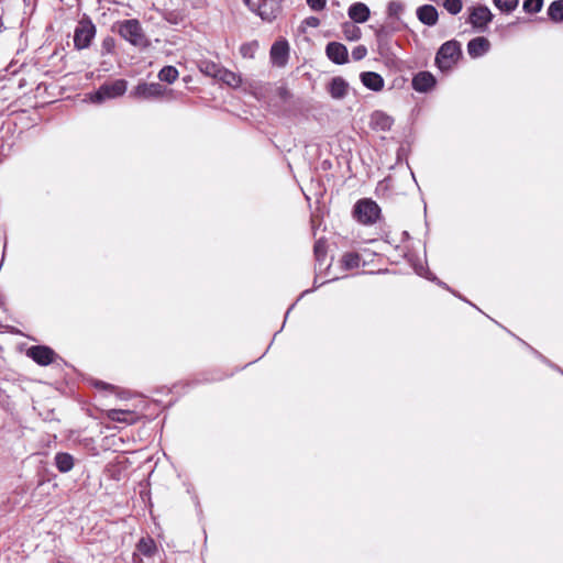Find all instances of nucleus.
<instances>
[{
    "instance_id": "f704fd0d",
    "label": "nucleus",
    "mask_w": 563,
    "mask_h": 563,
    "mask_svg": "<svg viewBox=\"0 0 563 563\" xmlns=\"http://www.w3.org/2000/svg\"><path fill=\"white\" fill-rule=\"evenodd\" d=\"M443 7L449 13L456 15L461 12L463 4L462 0H444Z\"/></svg>"
},
{
    "instance_id": "72a5a7b5",
    "label": "nucleus",
    "mask_w": 563,
    "mask_h": 563,
    "mask_svg": "<svg viewBox=\"0 0 563 563\" xmlns=\"http://www.w3.org/2000/svg\"><path fill=\"white\" fill-rule=\"evenodd\" d=\"M543 7V0H523L522 8L527 13H538Z\"/></svg>"
},
{
    "instance_id": "6e6552de",
    "label": "nucleus",
    "mask_w": 563,
    "mask_h": 563,
    "mask_svg": "<svg viewBox=\"0 0 563 563\" xmlns=\"http://www.w3.org/2000/svg\"><path fill=\"white\" fill-rule=\"evenodd\" d=\"M493 20V13L490 12L489 8L486 5H477L473 7L468 22L472 24L473 27L485 31L487 27V24Z\"/></svg>"
},
{
    "instance_id": "bb28decb",
    "label": "nucleus",
    "mask_w": 563,
    "mask_h": 563,
    "mask_svg": "<svg viewBox=\"0 0 563 563\" xmlns=\"http://www.w3.org/2000/svg\"><path fill=\"white\" fill-rule=\"evenodd\" d=\"M178 70L176 67L174 66H164L159 73H158V78L161 81H165L167 84H173L177 78H178Z\"/></svg>"
},
{
    "instance_id": "cd10ccee",
    "label": "nucleus",
    "mask_w": 563,
    "mask_h": 563,
    "mask_svg": "<svg viewBox=\"0 0 563 563\" xmlns=\"http://www.w3.org/2000/svg\"><path fill=\"white\" fill-rule=\"evenodd\" d=\"M223 379V376L218 372H205L201 373L197 378L191 380L189 385L196 386L198 384L211 383Z\"/></svg>"
},
{
    "instance_id": "4be33fe9",
    "label": "nucleus",
    "mask_w": 563,
    "mask_h": 563,
    "mask_svg": "<svg viewBox=\"0 0 563 563\" xmlns=\"http://www.w3.org/2000/svg\"><path fill=\"white\" fill-rule=\"evenodd\" d=\"M218 79L232 88L239 87L242 82L239 75L223 67H221Z\"/></svg>"
},
{
    "instance_id": "2f4dec72",
    "label": "nucleus",
    "mask_w": 563,
    "mask_h": 563,
    "mask_svg": "<svg viewBox=\"0 0 563 563\" xmlns=\"http://www.w3.org/2000/svg\"><path fill=\"white\" fill-rule=\"evenodd\" d=\"M494 4L503 12H512L519 3V0H493Z\"/></svg>"
},
{
    "instance_id": "412c9836",
    "label": "nucleus",
    "mask_w": 563,
    "mask_h": 563,
    "mask_svg": "<svg viewBox=\"0 0 563 563\" xmlns=\"http://www.w3.org/2000/svg\"><path fill=\"white\" fill-rule=\"evenodd\" d=\"M341 264L344 271L358 268L361 265V255L357 252H346L342 255Z\"/></svg>"
},
{
    "instance_id": "2eb2a0df",
    "label": "nucleus",
    "mask_w": 563,
    "mask_h": 563,
    "mask_svg": "<svg viewBox=\"0 0 563 563\" xmlns=\"http://www.w3.org/2000/svg\"><path fill=\"white\" fill-rule=\"evenodd\" d=\"M418 20L428 26H433L439 20L438 10L432 4H423L417 9Z\"/></svg>"
},
{
    "instance_id": "f257e3e1",
    "label": "nucleus",
    "mask_w": 563,
    "mask_h": 563,
    "mask_svg": "<svg viewBox=\"0 0 563 563\" xmlns=\"http://www.w3.org/2000/svg\"><path fill=\"white\" fill-rule=\"evenodd\" d=\"M117 31L131 45L136 47H147L150 45L143 27L139 20L129 19L117 23Z\"/></svg>"
},
{
    "instance_id": "423d86ee",
    "label": "nucleus",
    "mask_w": 563,
    "mask_h": 563,
    "mask_svg": "<svg viewBox=\"0 0 563 563\" xmlns=\"http://www.w3.org/2000/svg\"><path fill=\"white\" fill-rule=\"evenodd\" d=\"M96 36V25L92 21L85 16L82 18L74 31V46L76 49L81 51L88 48L91 41Z\"/></svg>"
},
{
    "instance_id": "a211bd4d",
    "label": "nucleus",
    "mask_w": 563,
    "mask_h": 563,
    "mask_svg": "<svg viewBox=\"0 0 563 563\" xmlns=\"http://www.w3.org/2000/svg\"><path fill=\"white\" fill-rule=\"evenodd\" d=\"M371 126L376 131H388L394 124V119L383 111H374L371 115Z\"/></svg>"
},
{
    "instance_id": "de8ad7c7",
    "label": "nucleus",
    "mask_w": 563,
    "mask_h": 563,
    "mask_svg": "<svg viewBox=\"0 0 563 563\" xmlns=\"http://www.w3.org/2000/svg\"><path fill=\"white\" fill-rule=\"evenodd\" d=\"M322 166H323V168L325 169V168H328V167H331V163H330L329 161H323V162H322Z\"/></svg>"
},
{
    "instance_id": "20e7f679",
    "label": "nucleus",
    "mask_w": 563,
    "mask_h": 563,
    "mask_svg": "<svg viewBox=\"0 0 563 563\" xmlns=\"http://www.w3.org/2000/svg\"><path fill=\"white\" fill-rule=\"evenodd\" d=\"M461 44L455 40L444 42L435 54V64L441 70L450 69L461 57Z\"/></svg>"
},
{
    "instance_id": "49530a36",
    "label": "nucleus",
    "mask_w": 563,
    "mask_h": 563,
    "mask_svg": "<svg viewBox=\"0 0 563 563\" xmlns=\"http://www.w3.org/2000/svg\"><path fill=\"white\" fill-rule=\"evenodd\" d=\"M532 351H533V353H534V354H536L540 360H542V361H543L544 363H547V364H550L549 360H548V358H545L541 353H539L537 350H533V349H532Z\"/></svg>"
},
{
    "instance_id": "7ed1b4c3",
    "label": "nucleus",
    "mask_w": 563,
    "mask_h": 563,
    "mask_svg": "<svg viewBox=\"0 0 563 563\" xmlns=\"http://www.w3.org/2000/svg\"><path fill=\"white\" fill-rule=\"evenodd\" d=\"M380 212V207L371 198L360 199L353 207V217L364 225L376 223Z\"/></svg>"
},
{
    "instance_id": "5701e85b",
    "label": "nucleus",
    "mask_w": 563,
    "mask_h": 563,
    "mask_svg": "<svg viewBox=\"0 0 563 563\" xmlns=\"http://www.w3.org/2000/svg\"><path fill=\"white\" fill-rule=\"evenodd\" d=\"M394 31H396V29H391L388 25H380L374 29L375 38L378 46L387 45Z\"/></svg>"
},
{
    "instance_id": "8fccbe9b",
    "label": "nucleus",
    "mask_w": 563,
    "mask_h": 563,
    "mask_svg": "<svg viewBox=\"0 0 563 563\" xmlns=\"http://www.w3.org/2000/svg\"><path fill=\"white\" fill-rule=\"evenodd\" d=\"M264 356H265V353H262V354L258 356V360H262Z\"/></svg>"
},
{
    "instance_id": "c85d7f7f",
    "label": "nucleus",
    "mask_w": 563,
    "mask_h": 563,
    "mask_svg": "<svg viewBox=\"0 0 563 563\" xmlns=\"http://www.w3.org/2000/svg\"><path fill=\"white\" fill-rule=\"evenodd\" d=\"M404 11L405 5L400 1L393 0L387 4V16L389 19L399 20Z\"/></svg>"
},
{
    "instance_id": "3c124183",
    "label": "nucleus",
    "mask_w": 563,
    "mask_h": 563,
    "mask_svg": "<svg viewBox=\"0 0 563 563\" xmlns=\"http://www.w3.org/2000/svg\"><path fill=\"white\" fill-rule=\"evenodd\" d=\"M264 356H265V353H262V354L258 356V360H262Z\"/></svg>"
},
{
    "instance_id": "09e8293b",
    "label": "nucleus",
    "mask_w": 563,
    "mask_h": 563,
    "mask_svg": "<svg viewBox=\"0 0 563 563\" xmlns=\"http://www.w3.org/2000/svg\"><path fill=\"white\" fill-rule=\"evenodd\" d=\"M404 152H405V148H404V146H401V147L398 150V153H397V155H398V161L400 159V154H401V153H404Z\"/></svg>"
},
{
    "instance_id": "4c0bfd02",
    "label": "nucleus",
    "mask_w": 563,
    "mask_h": 563,
    "mask_svg": "<svg viewBox=\"0 0 563 563\" xmlns=\"http://www.w3.org/2000/svg\"><path fill=\"white\" fill-rule=\"evenodd\" d=\"M312 11H322L325 8L327 0H306Z\"/></svg>"
},
{
    "instance_id": "9b49d317",
    "label": "nucleus",
    "mask_w": 563,
    "mask_h": 563,
    "mask_svg": "<svg viewBox=\"0 0 563 563\" xmlns=\"http://www.w3.org/2000/svg\"><path fill=\"white\" fill-rule=\"evenodd\" d=\"M165 88L158 82H140L134 89V96L143 99L158 98L164 95Z\"/></svg>"
},
{
    "instance_id": "ddd939ff",
    "label": "nucleus",
    "mask_w": 563,
    "mask_h": 563,
    "mask_svg": "<svg viewBox=\"0 0 563 563\" xmlns=\"http://www.w3.org/2000/svg\"><path fill=\"white\" fill-rule=\"evenodd\" d=\"M490 42L484 36L472 38L467 43V53L472 58H479L488 53Z\"/></svg>"
},
{
    "instance_id": "864d4df0",
    "label": "nucleus",
    "mask_w": 563,
    "mask_h": 563,
    "mask_svg": "<svg viewBox=\"0 0 563 563\" xmlns=\"http://www.w3.org/2000/svg\"><path fill=\"white\" fill-rule=\"evenodd\" d=\"M264 356H265V353H262V354L258 356V360H262Z\"/></svg>"
},
{
    "instance_id": "c756f323",
    "label": "nucleus",
    "mask_w": 563,
    "mask_h": 563,
    "mask_svg": "<svg viewBox=\"0 0 563 563\" xmlns=\"http://www.w3.org/2000/svg\"><path fill=\"white\" fill-rule=\"evenodd\" d=\"M342 30H343L345 38L349 41H357L361 38L362 32H361L360 27H357L356 25H354L350 22L343 23Z\"/></svg>"
},
{
    "instance_id": "4468645a",
    "label": "nucleus",
    "mask_w": 563,
    "mask_h": 563,
    "mask_svg": "<svg viewBox=\"0 0 563 563\" xmlns=\"http://www.w3.org/2000/svg\"><path fill=\"white\" fill-rule=\"evenodd\" d=\"M347 15L354 23H365L371 16L369 8L363 2H354L347 9Z\"/></svg>"
},
{
    "instance_id": "e433bc0d",
    "label": "nucleus",
    "mask_w": 563,
    "mask_h": 563,
    "mask_svg": "<svg viewBox=\"0 0 563 563\" xmlns=\"http://www.w3.org/2000/svg\"><path fill=\"white\" fill-rule=\"evenodd\" d=\"M320 25V20L317 16H308L301 22L302 32L306 31V27H318Z\"/></svg>"
},
{
    "instance_id": "ea45409f",
    "label": "nucleus",
    "mask_w": 563,
    "mask_h": 563,
    "mask_svg": "<svg viewBox=\"0 0 563 563\" xmlns=\"http://www.w3.org/2000/svg\"><path fill=\"white\" fill-rule=\"evenodd\" d=\"M391 183V178L390 177H387L385 178L384 180L379 181L378 185H377V191H387L389 189V185Z\"/></svg>"
},
{
    "instance_id": "f8f14e48",
    "label": "nucleus",
    "mask_w": 563,
    "mask_h": 563,
    "mask_svg": "<svg viewBox=\"0 0 563 563\" xmlns=\"http://www.w3.org/2000/svg\"><path fill=\"white\" fill-rule=\"evenodd\" d=\"M437 84L435 77L427 70L417 73L411 81L412 88L418 92H428Z\"/></svg>"
},
{
    "instance_id": "6ab92c4d",
    "label": "nucleus",
    "mask_w": 563,
    "mask_h": 563,
    "mask_svg": "<svg viewBox=\"0 0 563 563\" xmlns=\"http://www.w3.org/2000/svg\"><path fill=\"white\" fill-rule=\"evenodd\" d=\"M54 465L60 473H68L75 465V459L68 452H57L54 456Z\"/></svg>"
},
{
    "instance_id": "7c9ffc66",
    "label": "nucleus",
    "mask_w": 563,
    "mask_h": 563,
    "mask_svg": "<svg viewBox=\"0 0 563 563\" xmlns=\"http://www.w3.org/2000/svg\"><path fill=\"white\" fill-rule=\"evenodd\" d=\"M200 70L202 73H205L206 75L218 79L219 73L221 70V66H219L218 64H216L213 62L205 60V62H201V64H200Z\"/></svg>"
},
{
    "instance_id": "c9c22d12",
    "label": "nucleus",
    "mask_w": 563,
    "mask_h": 563,
    "mask_svg": "<svg viewBox=\"0 0 563 563\" xmlns=\"http://www.w3.org/2000/svg\"><path fill=\"white\" fill-rule=\"evenodd\" d=\"M367 55V48L364 45H357L352 49V58L361 60Z\"/></svg>"
},
{
    "instance_id": "1a4fd4ad",
    "label": "nucleus",
    "mask_w": 563,
    "mask_h": 563,
    "mask_svg": "<svg viewBox=\"0 0 563 563\" xmlns=\"http://www.w3.org/2000/svg\"><path fill=\"white\" fill-rule=\"evenodd\" d=\"M327 57L336 65H344L349 62V52L340 42H329L325 46Z\"/></svg>"
},
{
    "instance_id": "393cba45",
    "label": "nucleus",
    "mask_w": 563,
    "mask_h": 563,
    "mask_svg": "<svg viewBox=\"0 0 563 563\" xmlns=\"http://www.w3.org/2000/svg\"><path fill=\"white\" fill-rule=\"evenodd\" d=\"M548 16L555 23L563 21V0H555L550 3L548 8Z\"/></svg>"
},
{
    "instance_id": "0eeeda50",
    "label": "nucleus",
    "mask_w": 563,
    "mask_h": 563,
    "mask_svg": "<svg viewBox=\"0 0 563 563\" xmlns=\"http://www.w3.org/2000/svg\"><path fill=\"white\" fill-rule=\"evenodd\" d=\"M26 355L40 366H47L55 360L56 353L47 345H32L26 350Z\"/></svg>"
},
{
    "instance_id": "603ef678",
    "label": "nucleus",
    "mask_w": 563,
    "mask_h": 563,
    "mask_svg": "<svg viewBox=\"0 0 563 563\" xmlns=\"http://www.w3.org/2000/svg\"><path fill=\"white\" fill-rule=\"evenodd\" d=\"M264 356H265V353H262V354L258 356V360H262Z\"/></svg>"
},
{
    "instance_id": "aec40b11",
    "label": "nucleus",
    "mask_w": 563,
    "mask_h": 563,
    "mask_svg": "<svg viewBox=\"0 0 563 563\" xmlns=\"http://www.w3.org/2000/svg\"><path fill=\"white\" fill-rule=\"evenodd\" d=\"M109 418L112 421L132 424L136 421V413L130 410L113 409L110 410Z\"/></svg>"
},
{
    "instance_id": "a878e982",
    "label": "nucleus",
    "mask_w": 563,
    "mask_h": 563,
    "mask_svg": "<svg viewBox=\"0 0 563 563\" xmlns=\"http://www.w3.org/2000/svg\"><path fill=\"white\" fill-rule=\"evenodd\" d=\"M137 550L144 556H152L156 552V544L152 538H141L136 544Z\"/></svg>"
},
{
    "instance_id": "f03ea898",
    "label": "nucleus",
    "mask_w": 563,
    "mask_h": 563,
    "mask_svg": "<svg viewBox=\"0 0 563 563\" xmlns=\"http://www.w3.org/2000/svg\"><path fill=\"white\" fill-rule=\"evenodd\" d=\"M128 89V81L125 79H115L112 81L103 82L99 88L89 93V100L92 103H103L123 96Z\"/></svg>"
},
{
    "instance_id": "9d476101",
    "label": "nucleus",
    "mask_w": 563,
    "mask_h": 563,
    "mask_svg": "<svg viewBox=\"0 0 563 563\" xmlns=\"http://www.w3.org/2000/svg\"><path fill=\"white\" fill-rule=\"evenodd\" d=\"M289 44L286 40L276 41L271 47V59L274 65L284 67L288 62Z\"/></svg>"
},
{
    "instance_id": "f3484780",
    "label": "nucleus",
    "mask_w": 563,
    "mask_h": 563,
    "mask_svg": "<svg viewBox=\"0 0 563 563\" xmlns=\"http://www.w3.org/2000/svg\"><path fill=\"white\" fill-rule=\"evenodd\" d=\"M347 81L340 76L333 77L328 85V91L333 99H343L347 95Z\"/></svg>"
},
{
    "instance_id": "a19ab883",
    "label": "nucleus",
    "mask_w": 563,
    "mask_h": 563,
    "mask_svg": "<svg viewBox=\"0 0 563 563\" xmlns=\"http://www.w3.org/2000/svg\"><path fill=\"white\" fill-rule=\"evenodd\" d=\"M114 46V41L112 37H107L103 40L102 42V48L107 52V53H110L112 51Z\"/></svg>"
},
{
    "instance_id": "37998d69",
    "label": "nucleus",
    "mask_w": 563,
    "mask_h": 563,
    "mask_svg": "<svg viewBox=\"0 0 563 563\" xmlns=\"http://www.w3.org/2000/svg\"><path fill=\"white\" fill-rule=\"evenodd\" d=\"M319 287H320V285L318 284L317 278H314L312 289H306V290H303V291L300 294V296L298 297L297 301H298V300H300L305 295H307V294H309V292H311V291H313V290L318 289Z\"/></svg>"
},
{
    "instance_id": "a18cd8bd",
    "label": "nucleus",
    "mask_w": 563,
    "mask_h": 563,
    "mask_svg": "<svg viewBox=\"0 0 563 563\" xmlns=\"http://www.w3.org/2000/svg\"><path fill=\"white\" fill-rule=\"evenodd\" d=\"M298 301L296 300L294 303L290 305V307L287 309L286 313H285V321H283V324H286V319L288 318L290 311L294 309V307L296 306Z\"/></svg>"
},
{
    "instance_id": "58836bf2",
    "label": "nucleus",
    "mask_w": 563,
    "mask_h": 563,
    "mask_svg": "<svg viewBox=\"0 0 563 563\" xmlns=\"http://www.w3.org/2000/svg\"><path fill=\"white\" fill-rule=\"evenodd\" d=\"M438 286L446 289L448 291L452 292L454 296L459 297L460 299H462L463 301L465 302H468L471 305V302L465 299L464 297H462L460 294H457L455 290H453L448 284H445L444 282L438 279V282L435 283ZM473 307H475V305L472 303Z\"/></svg>"
},
{
    "instance_id": "b1692460",
    "label": "nucleus",
    "mask_w": 563,
    "mask_h": 563,
    "mask_svg": "<svg viewBox=\"0 0 563 563\" xmlns=\"http://www.w3.org/2000/svg\"><path fill=\"white\" fill-rule=\"evenodd\" d=\"M313 254L317 266L321 268L327 258V241L324 239H319L316 241L313 246Z\"/></svg>"
},
{
    "instance_id": "39448f33",
    "label": "nucleus",
    "mask_w": 563,
    "mask_h": 563,
    "mask_svg": "<svg viewBox=\"0 0 563 563\" xmlns=\"http://www.w3.org/2000/svg\"><path fill=\"white\" fill-rule=\"evenodd\" d=\"M245 5L262 20L272 22L282 10V0H243Z\"/></svg>"
},
{
    "instance_id": "79ce46f5",
    "label": "nucleus",
    "mask_w": 563,
    "mask_h": 563,
    "mask_svg": "<svg viewBox=\"0 0 563 563\" xmlns=\"http://www.w3.org/2000/svg\"><path fill=\"white\" fill-rule=\"evenodd\" d=\"M423 271H424V274H422L418 269H417V273L419 275L423 276L424 278H427L428 280H431L433 283L438 282L439 278L433 273H431L428 268H426V269L423 268Z\"/></svg>"
},
{
    "instance_id": "c03bdc74",
    "label": "nucleus",
    "mask_w": 563,
    "mask_h": 563,
    "mask_svg": "<svg viewBox=\"0 0 563 563\" xmlns=\"http://www.w3.org/2000/svg\"><path fill=\"white\" fill-rule=\"evenodd\" d=\"M95 386H96L97 388H102V389H107V388L111 387V385H110V384L104 383V382H101V380H97V382L95 383Z\"/></svg>"
},
{
    "instance_id": "473e14b6",
    "label": "nucleus",
    "mask_w": 563,
    "mask_h": 563,
    "mask_svg": "<svg viewBox=\"0 0 563 563\" xmlns=\"http://www.w3.org/2000/svg\"><path fill=\"white\" fill-rule=\"evenodd\" d=\"M257 48L258 43L256 41H253L242 44L240 47V53L244 58H253Z\"/></svg>"
},
{
    "instance_id": "dca6fc26",
    "label": "nucleus",
    "mask_w": 563,
    "mask_h": 563,
    "mask_svg": "<svg viewBox=\"0 0 563 563\" xmlns=\"http://www.w3.org/2000/svg\"><path fill=\"white\" fill-rule=\"evenodd\" d=\"M361 82L372 91H380L384 88V78L375 71H363L360 74Z\"/></svg>"
}]
</instances>
